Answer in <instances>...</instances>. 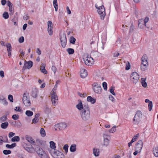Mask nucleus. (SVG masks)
I'll use <instances>...</instances> for the list:
<instances>
[{"instance_id":"obj_37","label":"nucleus","mask_w":158,"mask_h":158,"mask_svg":"<svg viewBox=\"0 0 158 158\" xmlns=\"http://www.w3.org/2000/svg\"><path fill=\"white\" fill-rule=\"evenodd\" d=\"M25 114L27 116L29 117L33 115V112L30 110H27Z\"/></svg>"},{"instance_id":"obj_45","label":"nucleus","mask_w":158,"mask_h":158,"mask_svg":"<svg viewBox=\"0 0 158 158\" xmlns=\"http://www.w3.org/2000/svg\"><path fill=\"white\" fill-rule=\"evenodd\" d=\"M116 126L113 127L111 129L109 130V132L110 133H113L116 131Z\"/></svg>"},{"instance_id":"obj_59","label":"nucleus","mask_w":158,"mask_h":158,"mask_svg":"<svg viewBox=\"0 0 158 158\" xmlns=\"http://www.w3.org/2000/svg\"><path fill=\"white\" fill-rule=\"evenodd\" d=\"M24 37L21 36L19 39V41L20 43H22L24 42Z\"/></svg>"},{"instance_id":"obj_54","label":"nucleus","mask_w":158,"mask_h":158,"mask_svg":"<svg viewBox=\"0 0 158 158\" xmlns=\"http://www.w3.org/2000/svg\"><path fill=\"white\" fill-rule=\"evenodd\" d=\"M12 118L15 120L18 119L19 118V116L18 114H14L12 115Z\"/></svg>"},{"instance_id":"obj_50","label":"nucleus","mask_w":158,"mask_h":158,"mask_svg":"<svg viewBox=\"0 0 158 158\" xmlns=\"http://www.w3.org/2000/svg\"><path fill=\"white\" fill-rule=\"evenodd\" d=\"M148 107L149 111H151L152 107V101L150 102L149 103H148Z\"/></svg>"},{"instance_id":"obj_42","label":"nucleus","mask_w":158,"mask_h":158,"mask_svg":"<svg viewBox=\"0 0 158 158\" xmlns=\"http://www.w3.org/2000/svg\"><path fill=\"white\" fill-rule=\"evenodd\" d=\"M69 146L67 144H65L63 148V149L64 150L65 152L66 153V154L68 152Z\"/></svg>"},{"instance_id":"obj_9","label":"nucleus","mask_w":158,"mask_h":158,"mask_svg":"<svg viewBox=\"0 0 158 158\" xmlns=\"http://www.w3.org/2000/svg\"><path fill=\"white\" fill-rule=\"evenodd\" d=\"M97 11L100 15L101 19L102 20L103 19L106 15L104 7H102L98 9Z\"/></svg>"},{"instance_id":"obj_36","label":"nucleus","mask_w":158,"mask_h":158,"mask_svg":"<svg viewBox=\"0 0 158 158\" xmlns=\"http://www.w3.org/2000/svg\"><path fill=\"white\" fill-rule=\"evenodd\" d=\"M56 89L57 88L54 87L52 90V93H51V96H54V95L57 96V95L56 94Z\"/></svg>"},{"instance_id":"obj_23","label":"nucleus","mask_w":158,"mask_h":158,"mask_svg":"<svg viewBox=\"0 0 158 158\" xmlns=\"http://www.w3.org/2000/svg\"><path fill=\"white\" fill-rule=\"evenodd\" d=\"M36 152L39 156L40 157H42L43 156L44 152L41 148L39 147V150L36 151Z\"/></svg>"},{"instance_id":"obj_44","label":"nucleus","mask_w":158,"mask_h":158,"mask_svg":"<svg viewBox=\"0 0 158 158\" xmlns=\"http://www.w3.org/2000/svg\"><path fill=\"white\" fill-rule=\"evenodd\" d=\"M6 46L7 48V51H11V46L10 44L8 43L6 44Z\"/></svg>"},{"instance_id":"obj_56","label":"nucleus","mask_w":158,"mask_h":158,"mask_svg":"<svg viewBox=\"0 0 158 158\" xmlns=\"http://www.w3.org/2000/svg\"><path fill=\"white\" fill-rule=\"evenodd\" d=\"M48 28L52 27V23L51 21H48Z\"/></svg>"},{"instance_id":"obj_64","label":"nucleus","mask_w":158,"mask_h":158,"mask_svg":"<svg viewBox=\"0 0 158 158\" xmlns=\"http://www.w3.org/2000/svg\"><path fill=\"white\" fill-rule=\"evenodd\" d=\"M29 19V17L27 15H26L23 16V19L26 20H28Z\"/></svg>"},{"instance_id":"obj_41","label":"nucleus","mask_w":158,"mask_h":158,"mask_svg":"<svg viewBox=\"0 0 158 158\" xmlns=\"http://www.w3.org/2000/svg\"><path fill=\"white\" fill-rule=\"evenodd\" d=\"M3 17L5 19H7L9 18V15L7 12H5L2 15Z\"/></svg>"},{"instance_id":"obj_11","label":"nucleus","mask_w":158,"mask_h":158,"mask_svg":"<svg viewBox=\"0 0 158 158\" xmlns=\"http://www.w3.org/2000/svg\"><path fill=\"white\" fill-rule=\"evenodd\" d=\"M55 127L58 128L60 130H64L67 126V124L65 123H61L55 125Z\"/></svg>"},{"instance_id":"obj_21","label":"nucleus","mask_w":158,"mask_h":158,"mask_svg":"<svg viewBox=\"0 0 158 158\" xmlns=\"http://www.w3.org/2000/svg\"><path fill=\"white\" fill-rule=\"evenodd\" d=\"M87 101L90 102L92 104H94L96 100L92 98L91 96H89L87 98Z\"/></svg>"},{"instance_id":"obj_7","label":"nucleus","mask_w":158,"mask_h":158,"mask_svg":"<svg viewBox=\"0 0 158 158\" xmlns=\"http://www.w3.org/2000/svg\"><path fill=\"white\" fill-rule=\"evenodd\" d=\"M130 78L134 83L136 84L139 80V76L136 72H133L131 74Z\"/></svg>"},{"instance_id":"obj_40","label":"nucleus","mask_w":158,"mask_h":158,"mask_svg":"<svg viewBox=\"0 0 158 158\" xmlns=\"http://www.w3.org/2000/svg\"><path fill=\"white\" fill-rule=\"evenodd\" d=\"M76 40V39L73 36H71L70 37V42L72 44H75V43Z\"/></svg>"},{"instance_id":"obj_17","label":"nucleus","mask_w":158,"mask_h":158,"mask_svg":"<svg viewBox=\"0 0 158 158\" xmlns=\"http://www.w3.org/2000/svg\"><path fill=\"white\" fill-rule=\"evenodd\" d=\"M81 77L82 78H85L87 75V72L86 70L82 69L81 70Z\"/></svg>"},{"instance_id":"obj_61","label":"nucleus","mask_w":158,"mask_h":158,"mask_svg":"<svg viewBox=\"0 0 158 158\" xmlns=\"http://www.w3.org/2000/svg\"><path fill=\"white\" fill-rule=\"evenodd\" d=\"M109 99L112 102H114V98L112 95H110L109 97Z\"/></svg>"},{"instance_id":"obj_28","label":"nucleus","mask_w":158,"mask_h":158,"mask_svg":"<svg viewBox=\"0 0 158 158\" xmlns=\"http://www.w3.org/2000/svg\"><path fill=\"white\" fill-rule=\"evenodd\" d=\"M16 146V144L15 143H14L10 145L8 144H7L6 145V147L8 148L9 149H11L13 148Z\"/></svg>"},{"instance_id":"obj_57","label":"nucleus","mask_w":158,"mask_h":158,"mask_svg":"<svg viewBox=\"0 0 158 158\" xmlns=\"http://www.w3.org/2000/svg\"><path fill=\"white\" fill-rule=\"evenodd\" d=\"M8 99L11 102H13V96L12 95H9L8 97Z\"/></svg>"},{"instance_id":"obj_27","label":"nucleus","mask_w":158,"mask_h":158,"mask_svg":"<svg viewBox=\"0 0 158 158\" xmlns=\"http://www.w3.org/2000/svg\"><path fill=\"white\" fill-rule=\"evenodd\" d=\"M99 150L98 149L94 148L93 149V153L96 156H99Z\"/></svg>"},{"instance_id":"obj_10","label":"nucleus","mask_w":158,"mask_h":158,"mask_svg":"<svg viewBox=\"0 0 158 158\" xmlns=\"http://www.w3.org/2000/svg\"><path fill=\"white\" fill-rule=\"evenodd\" d=\"M143 146V142L141 140L138 141L135 144V150H137L141 152Z\"/></svg>"},{"instance_id":"obj_15","label":"nucleus","mask_w":158,"mask_h":158,"mask_svg":"<svg viewBox=\"0 0 158 158\" xmlns=\"http://www.w3.org/2000/svg\"><path fill=\"white\" fill-rule=\"evenodd\" d=\"M26 139L28 142L30 143L32 145H35V143L34 139L30 136L26 135Z\"/></svg>"},{"instance_id":"obj_6","label":"nucleus","mask_w":158,"mask_h":158,"mask_svg":"<svg viewBox=\"0 0 158 158\" xmlns=\"http://www.w3.org/2000/svg\"><path fill=\"white\" fill-rule=\"evenodd\" d=\"M93 89L94 92L98 94H100L102 92V88L100 85L97 83L94 82L92 84Z\"/></svg>"},{"instance_id":"obj_19","label":"nucleus","mask_w":158,"mask_h":158,"mask_svg":"<svg viewBox=\"0 0 158 158\" xmlns=\"http://www.w3.org/2000/svg\"><path fill=\"white\" fill-rule=\"evenodd\" d=\"M103 5L102 1H99L98 2H97L96 4L95 5V7L97 9L101 7H103Z\"/></svg>"},{"instance_id":"obj_14","label":"nucleus","mask_w":158,"mask_h":158,"mask_svg":"<svg viewBox=\"0 0 158 158\" xmlns=\"http://www.w3.org/2000/svg\"><path fill=\"white\" fill-rule=\"evenodd\" d=\"M51 101L52 105L56 106L58 102V98L57 96H51Z\"/></svg>"},{"instance_id":"obj_60","label":"nucleus","mask_w":158,"mask_h":158,"mask_svg":"<svg viewBox=\"0 0 158 158\" xmlns=\"http://www.w3.org/2000/svg\"><path fill=\"white\" fill-rule=\"evenodd\" d=\"M15 135V133L13 132H10L8 134V136L9 138H11Z\"/></svg>"},{"instance_id":"obj_33","label":"nucleus","mask_w":158,"mask_h":158,"mask_svg":"<svg viewBox=\"0 0 158 158\" xmlns=\"http://www.w3.org/2000/svg\"><path fill=\"white\" fill-rule=\"evenodd\" d=\"M54 153L55 156H58V155L60 156V155H61V156H63V153L58 151L56 150V151H54Z\"/></svg>"},{"instance_id":"obj_20","label":"nucleus","mask_w":158,"mask_h":158,"mask_svg":"<svg viewBox=\"0 0 158 158\" xmlns=\"http://www.w3.org/2000/svg\"><path fill=\"white\" fill-rule=\"evenodd\" d=\"M40 114H36L35 116V118L32 120V123H37L39 121V117Z\"/></svg>"},{"instance_id":"obj_3","label":"nucleus","mask_w":158,"mask_h":158,"mask_svg":"<svg viewBox=\"0 0 158 158\" xmlns=\"http://www.w3.org/2000/svg\"><path fill=\"white\" fill-rule=\"evenodd\" d=\"M146 55H143L141 58V68L142 71H145L147 69L148 65Z\"/></svg>"},{"instance_id":"obj_63","label":"nucleus","mask_w":158,"mask_h":158,"mask_svg":"<svg viewBox=\"0 0 158 158\" xmlns=\"http://www.w3.org/2000/svg\"><path fill=\"white\" fill-rule=\"evenodd\" d=\"M133 30H134V26H133V24H132L130 27V31H129L130 32H132L133 31Z\"/></svg>"},{"instance_id":"obj_2","label":"nucleus","mask_w":158,"mask_h":158,"mask_svg":"<svg viewBox=\"0 0 158 158\" xmlns=\"http://www.w3.org/2000/svg\"><path fill=\"white\" fill-rule=\"evenodd\" d=\"M142 113L139 110H137L135 115V116L133 119V121L134 124H138L141 121L142 118Z\"/></svg>"},{"instance_id":"obj_24","label":"nucleus","mask_w":158,"mask_h":158,"mask_svg":"<svg viewBox=\"0 0 158 158\" xmlns=\"http://www.w3.org/2000/svg\"><path fill=\"white\" fill-rule=\"evenodd\" d=\"M76 144H73L71 145L70 148V150L71 152H74L76 150Z\"/></svg>"},{"instance_id":"obj_46","label":"nucleus","mask_w":158,"mask_h":158,"mask_svg":"<svg viewBox=\"0 0 158 158\" xmlns=\"http://www.w3.org/2000/svg\"><path fill=\"white\" fill-rule=\"evenodd\" d=\"M114 87L113 86H112L111 87H110V93L112 94L113 95H115V93H114Z\"/></svg>"},{"instance_id":"obj_4","label":"nucleus","mask_w":158,"mask_h":158,"mask_svg":"<svg viewBox=\"0 0 158 158\" xmlns=\"http://www.w3.org/2000/svg\"><path fill=\"white\" fill-rule=\"evenodd\" d=\"M83 59L85 64L88 66H91L94 63L93 59L89 55H85Z\"/></svg>"},{"instance_id":"obj_48","label":"nucleus","mask_w":158,"mask_h":158,"mask_svg":"<svg viewBox=\"0 0 158 158\" xmlns=\"http://www.w3.org/2000/svg\"><path fill=\"white\" fill-rule=\"evenodd\" d=\"M7 117L6 116H4L0 118V121L1 122H5L7 119Z\"/></svg>"},{"instance_id":"obj_18","label":"nucleus","mask_w":158,"mask_h":158,"mask_svg":"<svg viewBox=\"0 0 158 158\" xmlns=\"http://www.w3.org/2000/svg\"><path fill=\"white\" fill-rule=\"evenodd\" d=\"M149 18L148 17H145L144 19L143 20V19H141L139 20L138 21V25H139L140 24V22H143L144 23L145 25L146 26V23L149 20Z\"/></svg>"},{"instance_id":"obj_26","label":"nucleus","mask_w":158,"mask_h":158,"mask_svg":"<svg viewBox=\"0 0 158 158\" xmlns=\"http://www.w3.org/2000/svg\"><path fill=\"white\" fill-rule=\"evenodd\" d=\"M153 152L154 156L156 157H158V147H156L153 149Z\"/></svg>"},{"instance_id":"obj_34","label":"nucleus","mask_w":158,"mask_h":158,"mask_svg":"<svg viewBox=\"0 0 158 158\" xmlns=\"http://www.w3.org/2000/svg\"><path fill=\"white\" fill-rule=\"evenodd\" d=\"M66 51L69 55L72 54L74 52V49L71 48H69L67 49Z\"/></svg>"},{"instance_id":"obj_51","label":"nucleus","mask_w":158,"mask_h":158,"mask_svg":"<svg viewBox=\"0 0 158 158\" xmlns=\"http://www.w3.org/2000/svg\"><path fill=\"white\" fill-rule=\"evenodd\" d=\"M52 27L48 28V31L49 33V35H52L53 31H52Z\"/></svg>"},{"instance_id":"obj_25","label":"nucleus","mask_w":158,"mask_h":158,"mask_svg":"<svg viewBox=\"0 0 158 158\" xmlns=\"http://www.w3.org/2000/svg\"><path fill=\"white\" fill-rule=\"evenodd\" d=\"M9 125L8 123L7 122L2 123L1 125V127L2 129H6Z\"/></svg>"},{"instance_id":"obj_43","label":"nucleus","mask_w":158,"mask_h":158,"mask_svg":"<svg viewBox=\"0 0 158 158\" xmlns=\"http://www.w3.org/2000/svg\"><path fill=\"white\" fill-rule=\"evenodd\" d=\"M25 150L27 151L28 152L30 153L32 152L33 151V147L32 148H29L28 147H26L25 148Z\"/></svg>"},{"instance_id":"obj_1","label":"nucleus","mask_w":158,"mask_h":158,"mask_svg":"<svg viewBox=\"0 0 158 158\" xmlns=\"http://www.w3.org/2000/svg\"><path fill=\"white\" fill-rule=\"evenodd\" d=\"M83 110L80 111L82 119L84 121L88 120L90 117V108L89 106H85Z\"/></svg>"},{"instance_id":"obj_58","label":"nucleus","mask_w":158,"mask_h":158,"mask_svg":"<svg viewBox=\"0 0 158 158\" xmlns=\"http://www.w3.org/2000/svg\"><path fill=\"white\" fill-rule=\"evenodd\" d=\"M131 65L130 63L128 62V64H127L126 65L125 69L126 70H128L130 69Z\"/></svg>"},{"instance_id":"obj_31","label":"nucleus","mask_w":158,"mask_h":158,"mask_svg":"<svg viewBox=\"0 0 158 158\" xmlns=\"http://www.w3.org/2000/svg\"><path fill=\"white\" fill-rule=\"evenodd\" d=\"M141 84L142 86L144 88L146 87L147 86V84L145 82L146 79L145 78H141Z\"/></svg>"},{"instance_id":"obj_49","label":"nucleus","mask_w":158,"mask_h":158,"mask_svg":"<svg viewBox=\"0 0 158 158\" xmlns=\"http://www.w3.org/2000/svg\"><path fill=\"white\" fill-rule=\"evenodd\" d=\"M11 153V151L10 150H4L3 153L6 155L9 154Z\"/></svg>"},{"instance_id":"obj_39","label":"nucleus","mask_w":158,"mask_h":158,"mask_svg":"<svg viewBox=\"0 0 158 158\" xmlns=\"http://www.w3.org/2000/svg\"><path fill=\"white\" fill-rule=\"evenodd\" d=\"M44 110L46 113H49L50 111V108L48 105H46L44 107Z\"/></svg>"},{"instance_id":"obj_38","label":"nucleus","mask_w":158,"mask_h":158,"mask_svg":"<svg viewBox=\"0 0 158 158\" xmlns=\"http://www.w3.org/2000/svg\"><path fill=\"white\" fill-rule=\"evenodd\" d=\"M139 135V134H137L136 135H135L131 141V143H133L135 142L138 139Z\"/></svg>"},{"instance_id":"obj_5","label":"nucleus","mask_w":158,"mask_h":158,"mask_svg":"<svg viewBox=\"0 0 158 158\" xmlns=\"http://www.w3.org/2000/svg\"><path fill=\"white\" fill-rule=\"evenodd\" d=\"M22 100L24 104L27 106H29L31 105V103L28 93H24L23 94Z\"/></svg>"},{"instance_id":"obj_13","label":"nucleus","mask_w":158,"mask_h":158,"mask_svg":"<svg viewBox=\"0 0 158 158\" xmlns=\"http://www.w3.org/2000/svg\"><path fill=\"white\" fill-rule=\"evenodd\" d=\"M33 63L32 61H29L28 62L26 61L24 64L23 68L24 69H30L33 66Z\"/></svg>"},{"instance_id":"obj_16","label":"nucleus","mask_w":158,"mask_h":158,"mask_svg":"<svg viewBox=\"0 0 158 158\" xmlns=\"http://www.w3.org/2000/svg\"><path fill=\"white\" fill-rule=\"evenodd\" d=\"M107 136L106 135L104 134L103 135L104 141L103 145L106 147H107L109 145V140L106 137Z\"/></svg>"},{"instance_id":"obj_12","label":"nucleus","mask_w":158,"mask_h":158,"mask_svg":"<svg viewBox=\"0 0 158 158\" xmlns=\"http://www.w3.org/2000/svg\"><path fill=\"white\" fill-rule=\"evenodd\" d=\"M85 106H89L87 103H85L83 105L81 101H80V102L78 104L76 105V107L78 110L81 111L82 110H83L84 109V107Z\"/></svg>"},{"instance_id":"obj_55","label":"nucleus","mask_w":158,"mask_h":158,"mask_svg":"<svg viewBox=\"0 0 158 158\" xmlns=\"http://www.w3.org/2000/svg\"><path fill=\"white\" fill-rule=\"evenodd\" d=\"M2 102L5 105H7L8 102H7L5 98H3L2 99Z\"/></svg>"},{"instance_id":"obj_35","label":"nucleus","mask_w":158,"mask_h":158,"mask_svg":"<svg viewBox=\"0 0 158 158\" xmlns=\"http://www.w3.org/2000/svg\"><path fill=\"white\" fill-rule=\"evenodd\" d=\"M40 134L43 137H44L45 136V132L44 129L43 128H41L40 129Z\"/></svg>"},{"instance_id":"obj_53","label":"nucleus","mask_w":158,"mask_h":158,"mask_svg":"<svg viewBox=\"0 0 158 158\" xmlns=\"http://www.w3.org/2000/svg\"><path fill=\"white\" fill-rule=\"evenodd\" d=\"M102 86L105 90L107 89V84L106 82H103L102 83Z\"/></svg>"},{"instance_id":"obj_8","label":"nucleus","mask_w":158,"mask_h":158,"mask_svg":"<svg viewBox=\"0 0 158 158\" xmlns=\"http://www.w3.org/2000/svg\"><path fill=\"white\" fill-rule=\"evenodd\" d=\"M60 39L62 47L63 48H65L67 42V39L65 34H63L61 35H60Z\"/></svg>"},{"instance_id":"obj_62","label":"nucleus","mask_w":158,"mask_h":158,"mask_svg":"<svg viewBox=\"0 0 158 158\" xmlns=\"http://www.w3.org/2000/svg\"><path fill=\"white\" fill-rule=\"evenodd\" d=\"M52 69L54 72V73H55L56 71V67L54 66H52Z\"/></svg>"},{"instance_id":"obj_29","label":"nucleus","mask_w":158,"mask_h":158,"mask_svg":"<svg viewBox=\"0 0 158 158\" xmlns=\"http://www.w3.org/2000/svg\"><path fill=\"white\" fill-rule=\"evenodd\" d=\"M50 147L52 149L55 150L56 148L55 143L53 141H50Z\"/></svg>"},{"instance_id":"obj_30","label":"nucleus","mask_w":158,"mask_h":158,"mask_svg":"<svg viewBox=\"0 0 158 158\" xmlns=\"http://www.w3.org/2000/svg\"><path fill=\"white\" fill-rule=\"evenodd\" d=\"M11 140L12 142H19L20 140L19 137L18 136H15L12 138Z\"/></svg>"},{"instance_id":"obj_32","label":"nucleus","mask_w":158,"mask_h":158,"mask_svg":"<svg viewBox=\"0 0 158 158\" xmlns=\"http://www.w3.org/2000/svg\"><path fill=\"white\" fill-rule=\"evenodd\" d=\"M53 4L54 7L55 8V11H57L58 8L57 1H53Z\"/></svg>"},{"instance_id":"obj_52","label":"nucleus","mask_w":158,"mask_h":158,"mask_svg":"<svg viewBox=\"0 0 158 158\" xmlns=\"http://www.w3.org/2000/svg\"><path fill=\"white\" fill-rule=\"evenodd\" d=\"M19 52L20 53V55L21 57H23L24 55V53L23 52L22 49L20 48L19 50Z\"/></svg>"},{"instance_id":"obj_47","label":"nucleus","mask_w":158,"mask_h":158,"mask_svg":"<svg viewBox=\"0 0 158 158\" xmlns=\"http://www.w3.org/2000/svg\"><path fill=\"white\" fill-rule=\"evenodd\" d=\"M6 141H3V137L2 136H0V145L2 144V143L3 142H8V139L7 138V136H6Z\"/></svg>"},{"instance_id":"obj_22","label":"nucleus","mask_w":158,"mask_h":158,"mask_svg":"<svg viewBox=\"0 0 158 158\" xmlns=\"http://www.w3.org/2000/svg\"><path fill=\"white\" fill-rule=\"evenodd\" d=\"M38 93V90L36 89H34L32 90V92L31 95L32 97L34 98H36L37 97Z\"/></svg>"}]
</instances>
